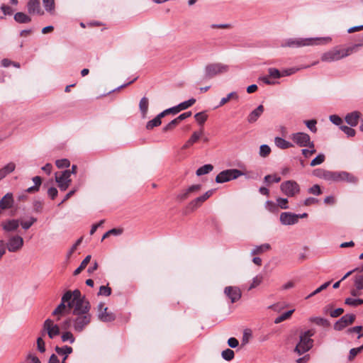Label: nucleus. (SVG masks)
Returning a JSON list of instances; mask_svg holds the SVG:
<instances>
[{"label":"nucleus","instance_id":"obj_36","mask_svg":"<svg viewBox=\"0 0 363 363\" xmlns=\"http://www.w3.org/2000/svg\"><path fill=\"white\" fill-rule=\"evenodd\" d=\"M213 168V167L211 164H205V165L199 167L196 170V175L201 176V175L206 174L209 173L211 171H212Z\"/></svg>","mask_w":363,"mask_h":363},{"label":"nucleus","instance_id":"obj_55","mask_svg":"<svg viewBox=\"0 0 363 363\" xmlns=\"http://www.w3.org/2000/svg\"><path fill=\"white\" fill-rule=\"evenodd\" d=\"M340 128L348 137H353L355 135V130L350 127L342 125Z\"/></svg>","mask_w":363,"mask_h":363},{"label":"nucleus","instance_id":"obj_52","mask_svg":"<svg viewBox=\"0 0 363 363\" xmlns=\"http://www.w3.org/2000/svg\"><path fill=\"white\" fill-rule=\"evenodd\" d=\"M111 294V289L108 286H101L98 295L108 296Z\"/></svg>","mask_w":363,"mask_h":363},{"label":"nucleus","instance_id":"obj_21","mask_svg":"<svg viewBox=\"0 0 363 363\" xmlns=\"http://www.w3.org/2000/svg\"><path fill=\"white\" fill-rule=\"evenodd\" d=\"M55 352L57 354L63 357L61 363H65V360L68 355L72 352V348L69 346H64L62 347H56Z\"/></svg>","mask_w":363,"mask_h":363},{"label":"nucleus","instance_id":"obj_40","mask_svg":"<svg viewBox=\"0 0 363 363\" xmlns=\"http://www.w3.org/2000/svg\"><path fill=\"white\" fill-rule=\"evenodd\" d=\"M306 147H308V149L301 150V153L305 157H310L312 155L315 153L316 150L314 143H313V146H306Z\"/></svg>","mask_w":363,"mask_h":363},{"label":"nucleus","instance_id":"obj_4","mask_svg":"<svg viewBox=\"0 0 363 363\" xmlns=\"http://www.w3.org/2000/svg\"><path fill=\"white\" fill-rule=\"evenodd\" d=\"M353 51L352 48H333L323 54L321 60L326 62H332L340 60L350 55Z\"/></svg>","mask_w":363,"mask_h":363},{"label":"nucleus","instance_id":"obj_45","mask_svg":"<svg viewBox=\"0 0 363 363\" xmlns=\"http://www.w3.org/2000/svg\"><path fill=\"white\" fill-rule=\"evenodd\" d=\"M363 350V345L359 347L352 348L350 350V354L348 357V359L352 361L354 359V357L362 351Z\"/></svg>","mask_w":363,"mask_h":363},{"label":"nucleus","instance_id":"obj_33","mask_svg":"<svg viewBox=\"0 0 363 363\" xmlns=\"http://www.w3.org/2000/svg\"><path fill=\"white\" fill-rule=\"evenodd\" d=\"M65 330L66 331L62 333V334L61 335L62 341L64 342H69L71 344L74 343L75 341V338H74L73 334L70 331H67V330Z\"/></svg>","mask_w":363,"mask_h":363},{"label":"nucleus","instance_id":"obj_46","mask_svg":"<svg viewBox=\"0 0 363 363\" xmlns=\"http://www.w3.org/2000/svg\"><path fill=\"white\" fill-rule=\"evenodd\" d=\"M222 357L227 360L230 361L234 358V352L230 349H226L222 352Z\"/></svg>","mask_w":363,"mask_h":363},{"label":"nucleus","instance_id":"obj_58","mask_svg":"<svg viewBox=\"0 0 363 363\" xmlns=\"http://www.w3.org/2000/svg\"><path fill=\"white\" fill-rule=\"evenodd\" d=\"M37 347L40 352H44L45 351V344L42 337H39L37 339Z\"/></svg>","mask_w":363,"mask_h":363},{"label":"nucleus","instance_id":"obj_14","mask_svg":"<svg viewBox=\"0 0 363 363\" xmlns=\"http://www.w3.org/2000/svg\"><path fill=\"white\" fill-rule=\"evenodd\" d=\"M213 192L214 190L213 189L208 190L203 195L193 199L188 204V208L191 211L197 209L198 208L201 206V205L213 195Z\"/></svg>","mask_w":363,"mask_h":363},{"label":"nucleus","instance_id":"obj_8","mask_svg":"<svg viewBox=\"0 0 363 363\" xmlns=\"http://www.w3.org/2000/svg\"><path fill=\"white\" fill-rule=\"evenodd\" d=\"M245 175V173L237 169H229L220 172L216 177L217 183H224L233 179H236L240 176Z\"/></svg>","mask_w":363,"mask_h":363},{"label":"nucleus","instance_id":"obj_39","mask_svg":"<svg viewBox=\"0 0 363 363\" xmlns=\"http://www.w3.org/2000/svg\"><path fill=\"white\" fill-rule=\"evenodd\" d=\"M265 208L271 213L278 212L277 205L272 201H267L264 204Z\"/></svg>","mask_w":363,"mask_h":363},{"label":"nucleus","instance_id":"obj_20","mask_svg":"<svg viewBox=\"0 0 363 363\" xmlns=\"http://www.w3.org/2000/svg\"><path fill=\"white\" fill-rule=\"evenodd\" d=\"M19 227V221L18 220H7L2 223V228L5 231L13 232Z\"/></svg>","mask_w":363,"mask_h":363},{"label":"nucleus","instance_id":"obj_17","mask_svg":"<svg viewBox=\"0 0 363 363\" xmlns=\"http://www.w3.org/2000/svg\"><path fill=\"white\" fill-rule=\"evenodd\" d=\"M27 9L28 12L32 15L43 16L45 13L39 0H29L27 4Z\"/></svg>","mask_w":363,"mask_h":363},{"label":"nucleus","instance_id":"obj_1","mask_svg":"<svg viewBox=\"0 0 363 363\" xmlns=\"http://www.w3.org/2000/svg\"><path fill=\"white\" fill-rule=\"evenodd\" d=\"M90 303L82 296L79 290L66 291L61 298L60 303L52 311V315L60 321L61 318L72 308V317L68 318L61 323L63 330L71 328L74 331L82 332L91 322V315L89 313Z\"/></svg>","mask_w":363,"mask_h":363},{"label":"nucleus","instance_id":"obj_56","mask_svg":"<svg viewBox=\"0 0 363 363\" xmlns=\"http://www.w3.org/2000/svg\"><path fill=\"white\" fill-rule=\"evenodd\" d=\"M55 164L58 168H64V167H68L70 164V162L67 159H62V160H57Z\"/></svg>","mask_w":363,"mask_h":363},{"label":"nucleus","instance_id":"obj_15","mask_svg":"<svg viewBox=\"0 0 363 363\" xmlns=\"http://www.w3.org/2000/svg\"><path fill=\"white\" fill-rule=\"evenodd\" d=\"M354 315L346 314L335 323V324L334 325V328L336 330H342L347 325L352 324L354 322Z\"/></svg>","mask_w":363,"mask_h":363},{"label":"nucleus","instance_id":"obj_12","mask_svg":"<svg viewBox=\"0 0 363 363\" xmlns=\"http://www.w3.org/2000/svg\"><path fill=\"white\" fill-rule=\"evenodd\" d=\"M23 239L20 235L10 237L6 244V249L11 252L19 251L23 246Z\"/></svg>","mask_w":363,"mask_h":363},{"label":"nucleus","instance_id":"obj_54","mask_svg":"<svg viewBox=\"0 0 363 363\" xmlns=\"http://www.w3.org/2000/svg\"><path fill=\"white\" fill-rule=\"evenodd\" d=\"M202 135H203V129H201L199 131H195L192 133L189 140L191 142H193V143H195L200 139V138L201 137Z\"/></svg>","mask_w":363,"mask_h":363},{"label":"nucleus","instance_id":"obj_19","mask_svg":"<svg viewBox=\"0 0 363 363\" xmlns=\"http://www.w3.org/2000/svg\"><path fill=\"white\" fill-rule=\"evenodd\" d=\"M13 204V195L11 193L6 194L0 201L1 210L9 209L12 207Z\"/></svg>","mask_w":363,"mask_h":363},{"label":"nucleus","instance_id":"obj_38","mask_svg":"<svg viewBox=\"0 0 363 363\" xmlns=\"http://www.w3.org/2000/svg\"><path fill=\"white\" fill-rule=\"evenodd\" d=\"M37 219L34 217H30L28 220L21 222V225L24 230L30 228L35 222Z\"/></svg>","mask_w":363,"mask_h":363},{"label":"nucleus","instance_id":"obj_60","mask_svg":"<svg viewBox=\"0 0 363 363\" xmlns=\"http://www.w3.org/2000/svg\"><path fill=\"white\" fill-rule=\"evenodd\" d=\"M298 71V69L296 68H290L287 69H284L281 72V77H285V76H289Z\"/></svg>","mask_w":363,"mask_h":363},{"label":"nucleus","instance_id":"obj_11","mask_svg":"<svg viewBox=\"0 0 363 363\" xmlns=\"http://www.w3.org/2000/svg\"><path fill=\"white\" fill-rule=\"evenodd\" d=\"M71 172L65 170L60 173H55V181L61 191H65L71 183Z\"/></svg>","mask_w":363,"mask_h":363},{"label":"nucleus","instance_id":"obj_23","mask_svg":"<svg viewBox=\"0 0 363 363\" xmlns=\"http://www.w3.org/2000/svg\"><path fill=\"white\" fill-rule=\"evenodd\" d=\"M264 111V107L262 105H259L256 109L252 111L248 116L249 123L255 122L258 118L262 114Z\"/></svg>","mask_w":363,"mask_h":363},{"label":"nucleus","instance_id":"obj_25","mask_svg":"<svg viewBox=\"0 0 363 363\" xmlns=\"http://www.w3.org/2000/svg\"><path fill=\"white\" fill-rule=\"evenodd\" d=\"M43 5L46 12L50 15H54L55 13V0H43Z\"/></svg>","mask_w":363,"mask_h":363},{"label":"nucleus","instance_id":"obj_35","mask_svg":"<svg viewBox=\"0 0 363 363\" xmlns=\"http://www.w3.org/2000/svg\"><path fill=\"white\" fill-rule=\"evenodd\" d=\"M354 286L357 290L363 289V272L360 271L359 274L354 276Z\"/></svg>","mask_w":363,"mask_h":363},{"label":"nucleus","instance_id":"obj_32","mask_svg":"<svg viewBox=\"0 0 363 363\" xmlns=\"http://www.w3.org/2000/svg\"><path fill=\"white\" fill-rule=\"evenodd\" d=\"M149 101L146 97H143L140 101L139 107L143 116H145L148 110Z\"/></svg>","mask_w":363,"mask_h":363},{"label":"nucleus","instance_id":"obj_48","mask_svg":"<svg viewBox=\"0 0 363 363\" xmlns=\"http://www.w3.org/2000/svg\"><path fill=\"white\" fill-rule=\"evenodd\" d=\"M325 161V155L323 154H319L317 155L311 162V166L314 167L322 164Z\"/></svg>","mask_w":363,"mask_h":363},{"label":"nucleus","instance_id":"obj_27","mask_svg":"<svg viewBox=\"0 0 363 363\" xmlns=\"http://www.w3.org/2000/svg\"><path fill=\"white\" fill-rule=\"evenodd\" d=\"M164 116L163 115V113H160L155 118H153L152 120L148 121L147 125H146L147 129L150 130V129H152L155 127L159 126L161 124V123H162L161 119Z\"/></svg>","mask_w":363,"mask_h":363},{"label":"nucleus","instance_id":"obj_44","mask_svg":"<svg viewBox=\"0 0 363 363\" xmlns=\"http://www.w3.org/2000/svg\"><path fill=\"white\" fill-rule=\"evenodd\" d=\"M277 207H279L281 209H288L289 208V206H288L289 201L286 198H281V197L277 198Z\"/></svg>","mask_w":363,"mask_h":363},{"label":"nucleus","instance_id":"obj_43","mask_svg":"<svg viewBox=\"0 0 363 363\" xmlns=\"http://www.w3.org/2000/svg\"><path fill=\"white\" fill-rule=\"evenodd\" d=\"M264 180L265 182H267L268 184H271L272 182L278 183L281 181V177L277 174H273V175L269 174V175H266L264 177Z\"/></svg>","mask_w":363,"mask_h":363},{"label":"nucleus","instance_id":"obj_37","mask_svg":"<svg viewBox=\"0 0 363 363\" xmlns=\"http://www.w3.org/2000/svg\"><path fill=\"white\" fill-rule=\"evenodd\" d=\"M195 102H196V99L192 98V99H190L187 101H185L184 102L180 103L179 104H178V108L181 111L182 110H185V109L191 107V106H193L195 104Z\"/></svg>","mask_w":363,"mask_h":363},{"label":"nucleus","instance_id":"obj_59","mask_svg":"<svg viewBox=\"0 0 363 363\" xmlns=\"http://www.w3.org/2000/svg\"><path fill=\"white\" fill-rule=\"evenodd\" d=\"M318 201H319L318 199H317L315 198L308 197L303 201V204L304 206H309L317 204L318 203Z\"/></svg>","mask_w":363,"mask_h":363},{"label":"nucleus","instance_id":"obj_47","mask_svg":"<svg viewBox=\"0 0 363 363\" xmlns=\"http://www.w3.org/2000/svg\"><path fill=\"white\" fill-rule=\"evenodd\" d=\"M310 322L314 323L318 325L325 326L328 325V321L321 317H311L309 319Z\"/></svg>","mask_w":363,"mask_h":363},{"label":"nucleus","instance_id":"obj_13","mask_svg":"<svg viewBox=\"0 0 363 363\" xmlns=\"http://www.w3.org/2000/svg\"><path fill=\"white\" fill-rule=\"evenodd\" d=\"M97 316L103 322H111L115 319V315L108 311V308L103 303H100L97 306Z\"/></svg>","mask_w":363,"mask_h":363},{"label":"nucleus","instance_id":"obj_34","mask_svg":"<svg viewBox=\"0 0 363 363\" xmlns=\"http://www.w3.org/2000/svg\"><path fill=\"white\" fill-rule=\"evenodd\" d=\"M294 312V309H292V310L288 311L285 312L284 313L281 314V315L277 317L274 319V323L278 324L285 320L289 319Z\"/></svg>","mask_w":363,"mask_h":363},{"label":"nucleus","instance_id":"obj_63","mask_svg":"<svg viewBox=\"0 0 363 363\" xmlns=\"http://www.w3.org/2000/svg\"><path fill=\"white\" fill-rule=\"evenodd\" d=\"M1 10L5 16L11 15L13 13V9L9 6L5 4L1 5Z\"/></svg>","mask_w":363,"mask_h":363},{"label":"nucleus","instance_id":"obj_22","mask_svg":"<svg viewBox=\"0 0 363 363\" xmlns=\"http://www.w3.org/2000/svg\"><path fill=\"white\" fill-rule=\"evenodd\" d=\"M360 115V113L358 111L352 112L346 116L345 121L351 126H356L358 123Z\"/></svg>","mask_w":363,"mask_h":363},{"label":"nucleus","instance_id":"obj_7","mask_svg":"<svg viewBox=\"0 0 363 363\" xmlns=\"http://www.w3.org/2000/svg\"><path fill=\"white\" fill-rule=\"evenodd\" d=\"M229 69L228 65L223 63H213L206 66L204 75L206 78H213L218 74L226 73Z\"/></svg>","mask_w":363,"mask_h":363},{"label":"nucleus","instance_id":"obj_49","mask_svg":"<svg viewBox=\"0 0 363 363\" xmlns=\"http://www.w3.org/2000/svg\"><path fill=\"white\" fill-rule=\"evenodd\" d=\"M307 128L312 132V133H316L317 132V121L315 120H309L306 121L304 122Z\"/></svg>","mask_w":363,"mask_h":363},{"label":"nucleus","instance_id":"obj_31","mask_svg":"<svg viewBox=\"0 0 363 363\" xmlns=\"http://www.w3.org/2000/svg\"><path fill=\"white\" fill-rule=\"evenodd\" d=\"M231 99H238V95L235 91H232L229 93L225 97L222 98L220 101L218 106H223Z\"/></svg>","mask_w":363,"mask_h":363},{"label":"nucleus","instance_id":"obj_30","mask_svg":"<svg viewBox=\"0 0 363 363\" xmlns=\"http://www.w3.org/2000/svg\"><path fill=\"white\" fill-rule=\"evenodd\" d=\"M264 279V277L262 274H257L256 275L252 280L250 285L249 286L247 290L250 291L252 289H255L259 286Z\"/></svg>","mask_w":363,"mask_h":363},{"label":"nucleus","instance_id":"obj_62","mask_svg":"<svg viewBox=\"0 0 363 363\" xmlns=\"http://www.w3.org/2000/svg\"><path fill=\"white\" fill-rule=\"evenodd\" d=\"M179 124L177 118H174L171 122H169L167 125L164 127V130L167 131L169 130L173 129L177 125Z\"/></svg>","mask_w":363,"mask_h":363},{"label":"nucleus","instance_id":"obj_18","mask_svg":"<svg viewBox=\"0 0 363 363\" xmlns=\"http://www.w3.org/2000/svg\"><path fill=\"white\" fill-rule=\"evenodd\" d=\"M225 294L230 299L232 303L238 301L241 298V291L237 286H227L224 290Z\"/></svg>","mask_w":363,"mask_h":363},{"label":"nucleus","instance_id":"obj_64","mask_svg":"<svg viewBox=\"0 0 363 363\" xmlns=\"http://www.w3.org/2000/svg\"><path fill=\"white\" fill-rule=\"evenodd\" d=\"M330 121L335 125H340L342 122V118L337 115H332L330 116Z\"/></svg>","mask_w":363,"mask_h":363},{"label":"nucleus","instance_id":"obj_51","mask_svg":"<svg viewBox=\"0 0 363 363\" xmlns=\"http://www.w3.org/2000/svg\"><path fill=\"white\" fill-rule=\"evenodd\" d=\"M201 189V184H194L190 186H189L187 189V192L189 194V195L197 194Z\"/></svg>","mask_w":363,"mask_h":363},{"label":"nucleus","instance_id":"obj_41","mask_svg":"<svg viewBox=\"0 0 363 363\" xmlns=\"http://www.w3.org/2000/svg\"><path fill=\"white\" fill-rule=\"evenodd\" d=\"M194 117L196 122L200 125H203L208 118V116L204 112L197 113Z\"/></svg>","mask_w":363,"mask_h":363},{"label":"nucleus","instance_id":"obj_50","mask_svg":"<svg viewBox=\"0 0 363 363\" xmlns=\"http://www.w3.org/2000/svg\"><path fill=\"white\" fill-rule=\"evenodd\" d=\"M308 192L313 195H320L322 194V191L320 186L318 184H315L313 186L310 187L308 189Z\"/></svg>","mask_w":363,"mask_h":363},{"label":"nucleus","instance_id":"obj_24","mask_svg":"<svg viewBox=\"0 0 363 363\" xmlns=\"http://www.w3.org/2000/svg\"><path fill=\"white\" fill-rule=\"evenodd\" d=\"M274 143L276 146L280 149L285 150L293 147V144L285 139L276 137L274 138Z\"/></svg>","mask_w":363,"mask_h":363},{"label":"nucleus","instance_id":"obj_28","mask_svg":"<svg viewBox=\"0 0 363 363\" xmlns=\"http://www.w3.org/2000/svg\"><path fill=\"white\" fill-rule=\"evenodd\" d=\"M14 20L19 23H27L31 21L30 17L23 12H17L14 15Z\"/></svg>","mask_w":363,"mask_h":363},{"label":"nucleus","instance_id":"obj_53","mask_svg":"<svg viewBox=\"0 0 363 363\" xmlns=\"http://www.w3.org/2000/svg\"><path fill=\"white\" fill-rule=\"evenodd\" d=\"M270 152L271 149L267 145H262L259 147V155L262 157H267Z\"/></svg>","mask_w":363,"mask_h":363},{"label":"nucleus","instance_id":"obj_42","mask_svg":"<svg viewBox=\"0 0 363 363\" xmlns=\"http://www.w3.org/2000/svg\"><path fill=\"white\" fill-rule=\"evenodd\" d=\"M345 303L352 306H357L363 304V299L347 298L345 299Z\"/></svg>","mask_w":363,"mask_h":363},{"label":"nucleus","instance_id":"obj_29","mask_svg":"<svg viewBox=\"0 0 363 363\" xmlns=\"http://www.w3.org/2000/svg\"><path fill=\"white\" fill-rule=\"evenodd\" d=\"M271 248V246L268 243H264V244H262L261 245H257V246H255L252 252H251V254L252 255H258V254H262V253H264L268 250H269Z\"/></svg>","mask_w":363,"mask_h":363},{"label":"nucleus","instance_id":"obj_2","mask_svg":"<svg viewBox=\"0 0 363 363\" xmlns=\"http://www.w3.org/2000/svg\"><path fill=\"white\" fill-rule=\"evenodd\" d=\"M330 37L308 38H290L282 44L283 47L299 48L303 46H312L317 45H326L331 42Z\"/></svg>","mask_w":363,"mask_h":363},{"label":"nucleus","instance_id":"obj_3","mask_svg":"<svg viewBox=\"0 0 363 363\" xmlns=\"http://www.w3.org/2000/svg\"><path fill=\"white\" fill-rule=\"evenodd\" d=\"M324 179L328 182H347L354 184L357 182V178L347 172H330L324 171L321 176Z\"/></svg>","mask_w":363,"mask_h":363},{"label":"nucleus","instance_id":"obj_61","mask_svg":"<svg viewBox=\"0 0 363 363\" xmlns=\"http://www.w3.org/2000/svg\"><path fill=\"white\" fill-rule=\"evenodd\" d=\"M190 196L186 189L182 191L177 196V199L179 201H184Z\"/></svg>","mask_w":363,"mask_h":363},{"label":"nucleus","instance_id":"obj_16","mask_svg":"<svg viewBox=\"0 0 363 363\" xmlns=\"http://www.w3.org/2000/svg\"><path fill=\"white\" fill-rule=\"evenodd\" d=\"M298 221V215L291 212H283L280 214V222L282 225H294Z\"/></svg>","mask_w":363,"mask_h":363},{"label":"nucleus","instance_id":"obj_26","mask_svg":"<svg viewBox=\"0 0 363 363\" xmlns=\"http://www.w3.org/2000/svg\"><path fill=\"white\" fill-rule=\"evenodd\" d=\"M16 169V164L14 162H9L0 169V174L3 178L6 177L9 174L13 172Z\"/></svg>","mask_w":363,"mask_h":363},{"label":"nucleus","instance_id":"obj_57","mask_svg":"<svg viewBox=\"0 0 363 363\" xmlns=\"http://www.w3.org/2000/svg\"><path fill=\"white\" fill-rule=\"evenodd\" d=\"M269 75L270 77L274 79H279L281 77V72L276 68H269Z\"/></svg>","mask_w":363,"mask_h":363},{"label":"nucleus","instance_id":"obj_5","mask_svg":"<svg viewBox=\"0 0 363 363\" xmlns=\"http://www.w3.org/2000/svg\"><path fill=\"white\" fill-rule=\"evenodd\" d=\"M56 317L55 319L48 318L44 321L42 335L47 334L50 339H54L60 334V327L57 324Z\"/></svg>","mask_w":363,"mask_h":363},{"label":"nucleus","instance_id":"obj_9","mask_svg":"<svg viewBox=\"0 0 363 363\" xmlns=\"http://www.w3.org/2000/svg\"><path fill=\"white\" fill-rule=\"evenodd\" d=\"M280 189L284 195L289 197L295 196L301 191L299 184L294 180H287L282 182L280 185Z\"/></svg>","mask_w":363,"mask_h":363},{"label":"nucleus","instance_id":"obj_10","mask_svg":"<svg viewBox=\"0 0 363 363\" xmlns=\"http://www.w3.org/2000/svg\"><path fill=\"white\" fill-rule=\"evenodd\" d=\"M290 138L296 145L301 147H306V146H313V143H314L311 140L310 135L303 132L292 133L290 135Z\"/></svg>","mask_w":363,"mask_h":363},{"label":"nucleus","instance_id":"obj_6","mask_svg":"<svg viewBox=\"0 0 363 363\" xmlns=\"http://www.w3.org/2000/svg\"><path fill=\"white\" fill-rule=\"evenodd\" d=\"M311 330H308L300 336V341L297 344L295 352L299 354H302L308 351L313 346V340L311 337L313 335Z\"/></svg>","mask_w":363,"mask_h":363}]
</instances>
